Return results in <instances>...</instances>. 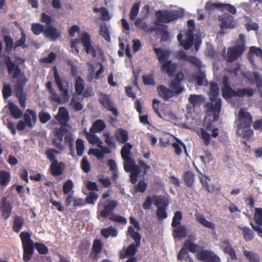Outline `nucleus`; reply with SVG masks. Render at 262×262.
Returning a JSON list of instances; mask_svg holds the SVG:
<instances>
[{
  "instance_id": "f257e3e1",
  "label": "nucleus",
  "mask_w": 262,
  "mask_h": 262,
  "mask_svg": "<svg viewBox=\"0 0 262 262\" xmlns=\"http://www.w3.org/2000/svg\"><path fill=\"white\" fill-rule=\"evenodd\" d=\"M116 140L120 143L124 144L121 150V155L124 160L123 167L126 172H130V182L134 184L137 181L139 174L141 173L140 167L143 168V173L145 174L150 166L147 165L143 160H139V166L136 164L135 161L131 157V149L133 145L127 143L128 140V133L124 129L118 128L114 133Z\"/></svg>"
},
{
  "instance_id": "f03ea898",
  "label": "nucleus",
  "mask_w": 262,
  "mask_h": 262,
  "mask_svg": "<svg viewBox=\"0 0 262 262\" xmlns=\"http://www.w3.org/2000/svg\"><path fill=\"white\" fill-rule=\"evenodd\" d=\"M23 248V260L25 261L30 260L34 253V248L40 254H47L49 252L48 247L43 243L36 242L34 244L31 238V234L26 231H23L19 235Z\"/></svg>"
},
{
  "instance_id": "7ed1b4c3",
  "label": "nucleus",
  "mask_w": 262,
  "mask_h": 262,
  "mask_svg": "<svg viewBox=\"0 0 262 262\" xmlns=\"http://www.w3.org/2000/svg\"><path fill=\"white\" fill-rule=\"evenodd\" d=\"M219 95V88L215 82H211L209 89V98L211 102L206 104L207 114L213 116V121H216L219 118L222 107L221 99H217Z\"/></svg>"
},
{
  "instance_id": "20e7f679",
  "label": "nucleus",
  "mask_w": 262,
  "mask_h": 262,
  "mask_svg": "<svg viewBox=\"0 0 262 262\" xmlns=\"http://www.w3.org/2000/svg\"><path fill=\"white\" fill-rule=\"evenodd\" d=\"M4 61L6 66L8 74L12 75L13 79H17L14 87L15 95L24 93V89L27 79L25 77H19V76L21 74V71L19 66L12 61L9 55L4 57Z\"/></svg>"
},
{
  "instance_id": "39448f33",
  "label": "nucleus",
  "mask_w": 262,
  "mask_h": 262,
  "mask_svg": "<svg viewBox=\"0 0 262 262\" xmlns=\"http://www.w3.org/2000/svg\"><path fill=\"white\" fill-rule=\"evenodd\" d=\"M246 50V41L244 35L241 34L239 38L234 46L229 47L227 52L225 53V48L224 49V53L222 55L224 59L228 62H232L239 58L244 53Z\"/></svg>"
},
{
  "instance_id": "423d86ee",
  "label": "nucleus",
  "mask_w": 262,
  "mask_h": 262,
  "mask_svg": "<svg viewBox=\"0 0 262 262\" xmlns=\"http://www.w3.org/2000/svg\"><path fill=\"white\" fill-rule=\"evenodd\" d=\"M118 206V202L115 200H107L103 202H100L97 207V217L108 218L114 214V211Z\"/></svg>"
},
{
  "instance_id": "0eeeda50",
  "label": "nucleus",
  "mask_w": 262,
  "mask_h": 262,
  "mask_svg": "<svg viewBox=\"0 0 262 262\" xmlns=\"http://www.w3.org/2000/svg\"><path fill=\"white\" fill-rule=\"evenodd\" d=\"M157 21L155 23L156 25H159L158 22L169 23L174 20L180 18L182 14L178 11H164L158 10L156 12Z\"/></svg>"
},
{
  "instance_id": "6e6552de",
  "label": "nucleus",
  "mask_w": 262,
  "mask_h": 262,
  "mask_svg": "<svg viewBox=\"0 0 262 262\" xmlns=\"http://www.w3.org/2000/svg\"><path fill=\"white\" fill-rule=\"evenodd\" d=\"M237 129L239 132L240 129L250 127L253 123V117L250 113L243 108H240L236 120Z\"/></svg>"
},
{
  "instance_id": "1a4fd4ad",
  "label": "nucleus",
  "mask_w": 262,
  "mask_h": 262,
  "mask_svg": "<svg viewBox=\"0 0 262 262\" xmlns=\"http://www.w3.org/2000/svg\"><path fill=\"white\" fill-rule=\"evenodd\" d=\"M196 257L200 261L203 262H221L220 257L210 250H201L197 253Z\"/></svg>"
},
{
  "instance_id": "9d476101",
  "label": "nucleus",
  "mask_w": 262,
  "mask_h": 262,
  "mask_svg": "<svg viewBox=\"0 0 262 262\" xmlns=\"http://www.w3.org/2000/svg\"><path fill=\"white\" fill-rule=\"evenodd\" d=\"M53 70L54 72L55 82L59 91L62 93V99L63 102H67L70 99L69 90L63 86L61 78L59 75L57 68L55 66L53 67Z\"/></svg>"
},
{
  "instance_id": "9b49d317",
  "label": "nucleus",
  "mask_w": 262,
  "mask_h": 262,
  "mask_svg": "<svg viewBox=\"0 0 262 262\" xmlns=\"http://www.w3.org/2000/svg\"><path fill=\"white\" fill-rule=\"evenodd\" d=\"M221 29H233L237 25L236 21L234 19L232 15L225 13L219 16Z\"/></svg>"
},
{
  "instance_id": "f8f14e48",
  "label": "nucleus",
  "mask_w": 262,
  "mask_h": 262,
  "mask_svg": "<svg viewBox=\"0 0 262 262\" xmlns=\"http://www.w3.org/2000/svg\"><path fill=\"white\" fill-rule=\"evenodd\" d=\"M236 90H233L230 86L229 78L225 75L223 77L222 93L225 99H230L235 97Z\"/></svg>"
},
{
  "instance_id": "ddd939ff",
  "label": "nucleus",
  "mask_w": 262,
  "mask_h": 262,
  "mask_svg": "<svg viewBox=\"0 0 262 262\" xmlns=\"http://www.w3.org/2000/svg\"><path fill=\"white\" fill-rule=\"evenodd\" d=\"M183 35L179 33L177 35V39L180 45L185 50L189 49L193 45L194 41V35L191 29H189L186 32V39H182Z\"/></svg>"
},
{
  "instance_id": "4468645a",
  "label": "nucleus",
  "mask_w": 262,
  "mask_h": 262,
  "mask_svg": "<svg viewBox=\"0 0 262 262\" xmlns=\"http://www.w3.org/2000/svg\"><path fill=\"white\" fill-rule=\"evenodd\" d=\"M80 40L86 53L87 54H92L93 57H96V51L94 47L91 45L90 34L86 32L82 33L81 35Z\"/></svg>"
},
{
  "instance_id": "2eb2a0df",
  "label": "nucleus",
  "mask_w": 262,
  "mask_h": 262,
  "mask_svg": "<svg viewBox=\"0 0 262 262\" xmlns=\"http://www.w3.org/2000/svg\"><path fill=\"white\" fill-rule=\"evenodd\" d=\"M12 206L6 197H3L0 201V213L2 217L6 220L11 215Z\"/></svg>"
},
{
  "instance_id": "dca6fc26",
  "label": "nucleus",
  "mask_w": 262,
  "mask_h": 262,
  "mask_svg": "<svg viewBox=\"0 0 262 262\" xmlns=\"http://www.w3.org/2000/svg\"><path fill=\"white\" fill-rule=\"evenodd\" d=\"M99 101L104 107L106 108L108 111L112 112L114 115L115 116H118V111L114 106L113 103L107 95L101 94L99 98Z\"/></svg>"
},
{
  "instance_id": "f3484780",
  "label": "nucleus",
  "mask_w": 262,
  "mask_h": 262,
  "mask_svg": "<svg viewBox=\"0 0 262 262\" xmlns=\"http://www.w3.org/2000/svg\"><path fill=\"white\" fill-rule=\"evenodd\" d=\"M221 247L224 253L229 255L232 260L237 259L235 251L228 239H225L222 241Z\"/></svg>"
},
{
  "instance_id": "a211bd4d",
  "label": "nucleus",
  "mask_w": 262,
  "mask_h": 262,
  "mask_svg": "<svg viewBox=\"0 0 262 262\" xmlns=\"http://www.w3.org/2000/svg\"><path fill=\"white\" fill-rule=\"evenodd\" d=\"M65 166V164L63 162L55 161L51 163L49 168L51 174L53 176H58L62 174Z\"/></svg>"
},
{
  "instance_id": "6ab92c4d",
  "label": "nucleus",
  "mask_w": 262,
  "mask_h": 262,
  "mask_svg": "<svg viewBox=\"0 0 262 262\" xmlns=\"http://www.w3.org/2000/svg\"><path fill=\"white\" fill-rule=\"evenodd\" d=\"M24 122L29 128H32L37 121V116L36 112L31 109H27L24 115Z\"/></svg>"
},
{
  "instance_id": "aec40b11",
  "label": "nucleus",
  "mask_w": 262,
  "mask_h": 262,
  "mask_svg": "<svg viewBox=\"0 0 262 262\" xmlns=\"http://www.w3.org/2000/svg\"><path fill=\"white\" fill-rule=\"evenodd\" d=\"M139 247V246H137V245L133 243L128 246L126 249L124 248L119 252V258L120 259H124L128 256L135 257L134 255L137 252Z\"/></svg>"
},
{
  "instance_id": "412c9836",
  "label": "nucleus",
  "mask_w": 262,
  "mask_h": 262,
  "mask_svg": "<svg viewBox=\"0 0 262 262\" xmlns=\"http://www.w3.org/2000/svg\"><path fill=\"white\" fill-rule=\"evenodd\" d=\"M44 35L52 41H54L60 36V32L52 26H46L45 28Z\"/></svg>"
},
{
  "instance_id": "4be33fe9",
  "label": "nucleus",
  "mask_w": 262,
  "mask_h": 262,
  "mask_svg": "<svg viewBox=\"0 0 262 262\" xmlns=\"http://www.w3.org/2000/svg\"><path fill=\"white\" fill-rule=\"evenodd\" d=\"M177 68V64L173 63L171 60H169L162 63L161 71L162 72L167 73L169 77H171L176 72Z\"/></svg>"
},
{
  "instance_id": "5701e85b",
  "label": "nucleus",
  "mask_w": 262,
  "mask_h": 262,
  "mask_svg": "<svg viewBox=\"0 0 262 262\" xmlns=\"http://www.w3.org/2000/svg\"><path fill=\"white\" fill-rule=\"evenodd\" d=\"M157 92L159 96L165 100H168L174 96L172 90L162 84L157 87Z\"/></svg>"
},
{
  "instance_id": "b1692460",
  "label": "nucleus",
  "mask_w": 262,
  "mask_h": 262,
  "mask_svg": "<svg viewBox=\"0 0 262 262\" xmlns=\"http://www.w3.org/2000/svg\"><path fill=\"white\" fill-rule=\"evenodd\" d=\"M172 236L174 239L185 238L187 235V227L184 225L173 227Z\"/></svg>"
},
{
  "instance_id": "393cba45",
  "label": "nucleus",
  "mask_w": 262,
  "mask_h": 262,
  "mask_svg": "<svg viewBox=\"0 0 262 262\" xmlns=\"http://www.w3.org/2000/svg\"><path fill=\"white\" fill-rule=\"evenodd\" d=\"M57 119L58 122L63 126H66L69 119V114L67 110L64 107L59 108L58 115Z\"/></svg>"
},
{
  "instance_id": "a878e982",
  "label": "nucleus",
  "mask_w": 262,
  "mask_h": 262,
  "mask_svg": "<svg viewBox=\"0 0 262 262\" xmlns=\"http://www.w3.org/2000/svg\"><path fill=\"white\" fill-rule=\"evenodd\" d=\"M154 50L155 52L158 59L160 63H163L167 61L169 54L168 51L163 50L161 48H154Z\"/></svg>"
},
{
  "instance_id": "bb28decb",
  "label": "nucleus",
  "mask_w": 262,
  "mask_h": 262,
  "mask_svg": "<svg viewBox=\"0 0 262 262\" xmlns=\"http://www.w3.org/2000/svg\"><path fill=\"white\" fill-rule=\"evenodd\" d=\"M195 175L190 170L186 171L183 175V179L185 185L189 188L193 186L194 182Z\"/></svg>"
},
{
  "instance_id": "cd10ccee",
  "label": "nucleus",
  "mask_w": 262,
  "mask_h": 262,
  "mask_svg": "<svg viewBox=\"0 0 262 262\" xmlns=\"http://www.w3.org/2000/svg\"><path fill=\"white\" fill-rule=\"evenodd\" d=\"M106 127L105 122L101 119L95 121L90 129L91 133H99L103 130Z\"/></svg>"
},
{
  "instance_id": "c85d7f7f",
  "label": "nucleus",
  "mask_w": 262,
  "mask_h": 262,
  "mask_svg": "<svg viewBox=\"0 0 262 262\" xmlns=\"http://www.w3.org/2000/svg\"><path fill=\"white\" fill-rule=\"evenodd\" d=\"M154 204L157 207L167 208L169 203V201L165 196L162 195H154Z\"/></svg>"
},
{
  "instance_id": "c756f323",
  "label": "nucleus",
  "mask_w": 262,
  "mask_h": 262,
  "mask_svg": "<svg viewBox=\"0 0 262 262\" xmlns=\"http://www.w3.org/2000/svg\"><path fill=\"white\" fill-rule=\"evenodd\" d=\"M127 232L129 236L134 240L135 245L139 246L141 243V236L140 233L135 231L134 228L130 226L128 227Z\"/></svg>"
},
{
  "instance_id": "7c9ffc66",
  "label": "nucleus",
  "mask_w": 262,
  "mask_h": 262,
  "mask_svg": "<svg viewBox=\"0 0 262 262\" xmlns=\"http://www.w3.org/2000/svg\"><path fill=\"white\" fill-rule=\"evenodd\" d=\"M254 91L251 88H243L237 89L235 97L243 98L245 96L250 97L253 95Z\"/></svg>"
},
{
  "instance_id": "2f4dec72",
  "label": "nucleus",
  "mask_w": 262,
  "mask_h": 262,
  "mask_svg": "<svg viewBox=\"0 0 262 262\" xmlns=\"http://www.w3.org/2000/svg\"><path fill=\"white\" fill-rule=\"evenodd\" d=\"M196 221L203 225L204 226L211 229H214L215 228V225L209 221H208L203 215L201 214H197L195 215Z\"/></svg>"
},
{
  "instance_id": "473e14b6",
  "label": "nucleus",
  "mask_w": 262,
  "mask_h": 262,
  "mask_svg": "<svg viewBox=\"0 0 262 262\" xmlns=\"http://www.w3.org/2000/svg\"><path fill=\"white\" fill-rule=\"evenodd\" d=\"M100 233L105 238H108L110 236L116 237L118 235L117 230L112 226L101 229Z\"/></svg>"
},
{
  "instance_id": "72a5a7b5",
  "label": "nucleus",
  "mask_w": 262,
  "mask_h": 262,
  "mask_svg": "<svg viewBox=\"0 0 262 262\" xmlns=\"http://www.w3.org/2000/svg\"><path fill=\"white\" fill-rule=\"evenodd\" d=\"M60 154V152L59 151L53 148H48L45 152L47 158L51 162V163L54 162L55 161H58L56 159V156Z\"/></svg>"
},
{
  "instance_id": "f704fd0d",
  "label": "nucleus",
  "mask_w": 262,
  "mask_h": 262,
  "mask_svg": "<svg viewBox=\"0 0 262 262\" xmlns=\"http://www.w3.org/2000/svg\"><path fill=\"white\" fill-rule=\"evenodd\" d=\"M200 181L205 190L209 192H214L215 187L214 185L210 186L208 185V181H210L209 178L205 175H202L200 177Z\"/></svg>"
},
{
  "instance_id": "c9c22d12",
  "label": "nucleus",
  "mask_w": 262,
  "mask_h": 262,
  "mask_svg": "<svg viewBox=\"0 0 262 262\" xmlns=\"http://www.w3.org/2000/svg\"><path fill=\"white\" fill-rule=\"evenodd\" d=\"M184 247L191 253H196L201 249V247L198 244L194 243L190 239H186L185 241Z\"/></svg>"
},
{
  "instance_id": "e433bc0d",
  "label": "nucleus",
  "mask_w": 262,
  "mask_h": 262,
  "mask_svg": "<svg viewBox=\"0 0 262 262\" xmlns=\"http://www.w3.org/2000/svg\"><path fill=\"white\" fill-rule=\"evenodd\" d=\"M24 224V218L20 216L16 215L14 217L12 227L13 231L16 233H18L20 231Z\"/></svg>"
},
{
  "instance_id": "4c0bfd02",
  "label": "nucleus",
  "mask_w": 262,
  "mask_h": 262,
  "mask_svg": "<svg viewBox=\"0 0 262 262\" xmlns=\"http://www.w3.org/2000/svg\"><path fill=\"white\" fill-rule=\"evenodd\" d=\"M243 231L244 238L246 241H250L254 239V233L253 231L248 227H239Z\"/></svg>"
},
{
  "instance_id": "58836bf2",
  "label": "nucleus",
  "mask_w": 262,
  "mask_h": 262,
  "mask_svg": "<svg viewBox=\"0 0 262 262\" xmlns=\"http://www.w3.org/2000/svg\"><path fill=\"white\" fill-rule=\"evenodd\" d=\"M9 110L11 116L14 119L20 118L23 115L22 111L16 105L12 103L9 104Z\"/></svg>"
},
{
  "instance_id": "ea45409f",
  "label": "nucleus",
  "mask_w": 262,
  "mask_h": 262,
  "mask_svg": "<svg viewBox=\"0 0 262 262\" xmlns=\"http://www.w3.org/2000/svg\"><path fill=\"white\" fill-rule=\"evenodd\" d=\"M182 58L194 64L198 70L201 69L202 62L196 57L194 56H187L186 54H184L182 56Z\"/></svg>"
},
{
  "instance_id": "a19ab883",
  "label": "nucleus",
  "mask_w": 262,
  "mask_h": 262,
  "mask_svg": "<svg viewBox=\"0 0 262 262\" xmlns=\"http://www.w3.org/2000/svg\"><path fill=\"white\" fill-rule=\"evenodd\" d=\"M170 90L173 92L174 95H179L184 91V88L181 86V83L172 80L169 85Z\"/></svg>"
},
{
  "instance_id": "79ce46f5",
  "label": "nucleus",
  "mask_w": 262,
  "mask_h": 262,
  "mask_svg": "<svg viewBox=\"0 0 262 262\" xmlns=\"http://www.w3.org/2000/svg\"><path fill=\"white\" fill-rule=\"evenodd\" d=\"M75 89L77 94L80 95L84 90V82L80 76L77 77L75 84Z\"/></svg>"
},
{
  "instance_id": "37998d69",
  "label": "nucleus",
  "mask_w": 262,
  "mask_h": 262,
  "mask_svg": "<svg viewBox=\"0 0 262 262\" xmlns=\"http://www.w3.org/2000/svg\"><path fill=\"white\" fill-rule=\"evenodd\" d=\"M243 254L250 262H259L260 261L258 255L252 251L244 250Z\"/></svg>"
},
{
  "instance_id": "c03bdc74",
  "label": "nucleus",
  "mask_w": 262,
  "mask_h": 262,
  "mask_svg": "<svg viewBox=\"0 0 262 262\" xmlns=\"http://www.w3.org/2000/svg\"><path fill=\"white\" fill-rule=\"evenodd\" d=\"M100 29L99 31V34L101 35L106 41L110 42L111 41V36L110 34V32L108 30V28L106 24L105 23L101 24L100 25Z\"/></svg>"
},
{
  "instance_id": "a18cd8bd",
  "label": "nucleus",
  "mask_w": 262,
  "mask_h": 262,
  "mask_svg": "<svg viewBox=\"0 0 262 262\" xmlns=\"http://www.w3.org/2000/svg\"><path fill=\"white\" fill-rule=\"evenodd\" d=\"M68 129L65 127H61L60 128H55L54 130L55 136H56L58 140L63 141V137L66 136L67 134L69 133Z\"/></svg>"
},
{
  "instance_id": "49530a36",
  "label": "nucleus",
  "mask_w": 262,
  "mask_h": 262,
  "mask_svg": "<svg viewBox=\"0 0 262 262\" xmlns=\"http://www.w3.org/2000/svg\"><path fill=\"white\" fill-rule=\"evenodd\" d=\"M74 139L71 133L69 132L64 137V143L67 144L69 147L70 154L74 156Z\"/></svg>"
},
{
  "instance_id": "de8ad7c7",
  "label": "nucleus",
  "mask_w": 262,
  "mask_h": 262,
  "mask_svg": "<svg viewBox=\"0 0 262 262\" xmlns=\"http://www.w3.org/2000/svg\"><path fill=\"white\" fill-rule=\"evenodd\" d=\"M159 34L161 35V41L166 42L169 39V33L167 27L166 25H162Z\"/></svg>"
},
{
  "instance_id": "09e8293b",
  "label": "nucleus",
  "mask_w": 262,
  "mask_h": 262,
  "mask_svg": "<svg viewBox=\"0 0 262 262\" xmlns=\"http://www.w3.org/2000/svg\"><path fill=\"white\" fill-rule=\"evenodd\" d=\"M10 180V175L9 172L0 170V185L2 186H6Z\"/></svg>"
},
{
  "instance_id": "8fccbe9b",
  "label": "nucleus",
  "mask_w": 262,
  "mask_h": 262,
  "mask_svg": "<svg viewBox=\"0 0 262 262\" xmlns=\"http://www.w3.org/2000/svg\"><path fill=\"white\" fill-rule=\"evenodd\" d=\"M189 102L194 107L201 105L202 99V97L197 95H190L188 98Z\"/></svg>"
},
{
  "instance_id": "3c124183",
  "label": "nucleus",
  "mask_w": 262,
  "mask_h": 262,
  "mask_svg": "<svg viewBox=\"0 0 262 262\" xmlns=\"http://www.w3.org/2000/svg\"><path fill=\"white\" fill-rule=\"evenodd\" d=\"M45 26L40 23H33L31 25V30L36 35H39L41 33H45Z\"/></svg>"
},
{
  "instance_id": "603ef678",
  "label": "nucleus",
  "mask_w": 262,
  "mask_h": 262,
  "mask_svg": "<svg viewBox=\"0 0 262 262\" xmlns=\"http://www.w3.org/2000/svg\"><path fill=\"white\" fill-rule=\"evenodd\" d=\"M239 132H241L240 135L242 136L243 138L247 140H249L254 134L253 130L250 127L240 129Z\"/></svg>"
},
{
  "instance_id": "864d4df0",
  "label": "nucleus",
  "mask_w": 262,
  "mask_h": 262,
  "mask_svg": "<svg viewBox=\"0 0 262 262\" xmlns=\"http://www.w3.org/2000/svg\"><path fill=\"white\" fill-rule=\"evenodd\" d=\"M223 6V3H213L211 1H208L206 2L205 9L207 11H210L215 9H221L222 10V7Z\"/></svg>"
},
{
  "instance_id": "5fc2aeb1",
  "label": "nucleus",
  "mask_w": 262,
  "mask_h": 262,
  "mask_svg": "<svg viewBox=\"0 0 262 262\" xmlns=\"http://www.w3.org/2000/svg\"><path fill=\"white\" fill-rule=\"evenodd\" d=\"M4 41L6 45L5 50L7 52H10L14 48V41L10 35H6L4 37Z\"/></svg>"
},
{
  "instance_id": "6e6d98bb",
  "label": "nucleus",
  "mask_w": 262,
  "mask_h": 262,
  "mask_svg": "<svg viewBox=\"0 0 262 262\" xmlns=\"http://www.w3.org/2000/svg\"><path fill=\"white\" fill-rule=\"evenodd\" d=\"M76 148L77 154L79 157L83 155L84 149V145L83 140L81 139H77L76 141Z\"/></svg>"
},
{
  "instance_id": "4d7b16f0",
  "label": "nucleus",
  "mask_w": 262,
  "mask_h": 262,
  "mask_svg": "<svg viewBox=\"0 0 262 262\" xmlns=\"http://www.w3.org/2000/svg\"><path fill=\"white\" fill-rule=\"evenodd\" d=\"M103 244L102 242L98 239H96L93 242L92 250L96 254L100 253L102 249Z\"/></svg>"
},
{
  "instance_id": "13d9d810",
  "label": "nucleus",
  "mask_w": 262,
  "mask_h": 262,
  "mask_svg": "<svg viewBox=\"0 0 262 262\" xmlns=\"http://www.w3.org/2000/svg\"><path fill=\"white\" fill-rule=\"evenodd\" d=\"M139 8V3H137L134 4L132 8H131L129 13V17L131 20H134L136 19L137 16L138 15Z\"/></svg>"
},
{
  "instance_id": "bf43d9fd",
  "label": "nucleus",
  "mask_w": 262,
  "mask_h": 262,
  "mask_svg": "<svg viewBox=\"0 0 262 262\" xmlns=\"http://www.w3.org/2000/svg\"><path fill=\"white\" fill-rule=\"evenodd\" d=\"M201 138L205 145H208L211 142V136L204 129H201Z\"/></svg>"
},
{
  "instance_id": "052dcab7",
  "label": "nucleus",
  "mask_w": 262,
  "mask_h": 262,
  "mask_svg": "<svg viewBox=\"0 0 262 262\" xmlns=\"http://www.w3.org/2000/svg\"><path fill=\"white\" fill-rule=\"evenodd\" d=\"M103 136L105 137V143L108 145V146L111 148H116L115 142L114 140L113 137L110 136V133H104Z\"/></svg>"
},
{
  "instance_id": "680f3d73",
  "label": "nucleus",
  "mask_w": 262,
  "mask_h": 262,
  "mask_svg": "<svg viewBox=\"0 0 262 262\" xmlns=\"http://www.w3.org/2000/svg\"><path fill=\"white\" fill-rule=\"evenodd\" d=\"M255 223L259 226H262V208H256L254 215Z\"/></svg>"
},
{
  "instance_id": "e2e57ef3",
  "label": "nucleus",
  "mask_w": 262,
  "mask_h": 262,
  "mask_svg": "<svg viewBox=\"0 0 262 262\" xmlns=\"http://www.w3.org/2000/svg\"><path fill=\"white\" fill-rule=\"evenodd\" d=\"M80 166L81 169L84 172L88 173L90 171L91 165L86 157H83L81 161Z\"/></svg>"
},
{
  "instance_id": "0e129e2a",
  "label": "nucleus",
  "mask_w": 262,
  "mask_h": 262,
  "mask_svg": "<svg viewBox=\"0 0 262 262\" xmlns=\"http://www.w3.org/2000/svg\"><path fill=\"white\" fill-rule=\"evenodd\" d=\"M205 79L206 75L205 73L202 71L201 69L198 70L197 76L195 77V81L196 84L199 86L202 85Z\"/></svg>"
},
{
  "instance_id": "69168bd1",
  "label": "nucleus",
  "mask_w": 262,
  "mask_h": 262,
  "mask_svg": "<svg viewBox=\"0 0 262 262\" xmlns=\"http://www.w3.org/2000/svg\"><path fill=\"white\" fill-rule=\"evenodd\" d=\"M109 220L122 224H126L127 223V220L125 217L114 213L109 217Z\"/></svg>"
},
{
  "instance_id": "338daca9",
  "label": "nucleus",
  "mask_w": 262,
  "mask_h": 262,
  "mask_svg": "<svg viewBox=\"0 0 262 262\" xmlns=\"http://www.w3.org/2000/svg\"><path fill=\"white\" fill-rule=\"evenodd\" d=\"M74 187L73 182L71 180H69L64 183L63 185V192L64 194H68Z\"/></svg>"
},
{
  "instance_id": "774afa93",
  "label": "nucleus",
  "mask_w": 262,
  "mask_h": 262,
  "mask_svg": "<svg viewBox=\"0 0 262 262\" xmlns=\"http://www.w3.org/2000/svg\"><path fill=\"white\" fill-rule=\"evenodd\" d=\"M147 183L142 180H140L137 185L135 186V192H144L147 188Z\"/></svg>"
}]
</instances>
